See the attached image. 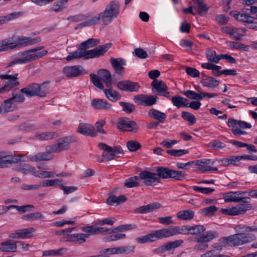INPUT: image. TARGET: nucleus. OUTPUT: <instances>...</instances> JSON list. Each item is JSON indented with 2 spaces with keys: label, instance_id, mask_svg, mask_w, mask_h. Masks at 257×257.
Wrapping results in <instances>:
<instances>
[{
  "label": "nucleus",
  "instance_id": "38",
  "mask_svg": "<svg viewBox=\"0 0 257 257\" xmlns=\"http://www.w3.org/2000/svg\"><path fill=\"white\" fill-rule=\"evenodd\" d=\"M171 169L163 167H158L157 169V177L160 179H168L170 178V174H171Z\"/></svg>",
  "mask_w": 257,
  "mask_h": 257
},
{
  "label": "nucleus",
  "instance_id": "22",
  "mask_svg": "<svg viewBox=\"0 0 257 257\" xmlns=\"http://www.w3.org/2000/svg\"><path fill=\"white\" fill-rule=\"evenodd\" d=\"M91 105L95 109H109L111 104L103 99L95 98L91 100Z\"/></svg>",
  "mask_w": 257,
  "mask_h": 257
},
{
  "label": "nucleus",
  "instance_id": "63",
  "mask_svg": "<svg viewBox=\"0 0 257 257\" xmlns=\"http://www.w3.org/2000/svg\"><path fill=\"white\" fill-rule=\"evenodd\" d=\"M237 29H231L230 28H226L225 32L229 35L230 36H233L234 39L237 41H241L242 37L244 36L243 34H240L237 33Z\"/></svg>",
  "mask_w": 257,
  "mask_h": 257
},
{
  "label": "nucleus",
  "instance_id": "41",
  "mask_svg": "<svg viewBox=\"0 0 257 257\" xmlns=\"http://www.w3.org/2000/svg\"><path fill=\"white\" fill-rule=\"evenodd\" d=\"M206 228L202 225L189 226V234L200 235L204 233Z\"/></svg>",
  "mask_w": 257,
  "mask_h": 257
},
{
  "label": "nucleus",
  "instance_id": "26",
  "mask_svg": "<svg viewBox=\"0 0 257 257\" xmlns=\"http://www.w3.org/2000/svg\"><path fill=\"white\" fill-rule=\"evenodd\" d=\"M15 170L21 172L22 173L25 175L32 174L34 176L36 169L34 167L30 165V164L21 163L16 167Z\"/></svg>",
  "mask_w": 257,
  "mask_h": 257
},
{
  "label": "nucleus",
  "instance_id": "19",
  "mask_svg": "<svg viewBox=\"0 0 257 257\" xmlns=\"http://www.w3.org/2000/svg\"><path fill=\"white\" fill-rule=\"evenodd\" d=\"M98 147L100 149L104 151L102 156L103 157L105 158L107 161H110L119 157L118 155L114 154L112 152V147L108 146L106 144L100 143L98 144Z\"/></svg>",
  "mask_w": 257,
  "mask_h": 257
},
{
  "label": "nucleus",
  "instance_id": "59",
  "mask_svg": "<svg viewBox=\"0 0 257 257\" xmlns=\"http://www.w3.org/2000/svg\"><path fill=\"white\" fill-rule=\"evenodd\" d=\"M217 210V208L214 205H212L208 207L202 209L200 213L204 216H212Z\"/></svg>",
  "mask_w": 257,
  "mask_h": 257
},
{
  "label": "nucleus",
  "instance_id": "33",
  "mask_svg": "<svg viewBox=\"0 0 257 257\" xmlns=\"http://www.w3.org/2000/svg\"><path fill=\"white\" fill-rule=\"evenodd\" d=\"M149 115L155 119L158 120L159 122H163L166 117V114L155 109H151L148 112Z\"/></svg>",
  "mask_w": 257,
  "mask_h": 257
},
{
  "label": "nucleus",
  "instance_id": "4",
  "mask_svg": "<svg viewBox=\"0 0 257 257\" xmlns=\"http://www.w3.org/2000/svg\"><path fill=\"white\" fill-rule=\"evenodd\" d=\"M75 142L73 136H67L58 139L56 143L47 146L45 149L48 153H59L67 150L71 143Z\"/></svg>",
  "mask_w": 257,
  "mask_h": 257
},
{
  "label": "nucleus",
  "instance_id": "64",
  "mask_svg": "<svg viewBox=\"0 0 257 257\" xmlns=\"http://www.w3.org/2000/svg\"><path fill=\"white\" fill-rule=\"evenodd\" d=\"M239 197L235 192H229L226 193L224 201L225 202H239Z\"/></svg>",
  "mask_w": 257,
  "mask_h": 257
},
{
  "label": "nucleus",
  "instance_id": "25",
  "mask_svg": "<svg viewBox=\"0 0 257 257\" xmlns=\"http://www.w3.org/2000/svg\"><path fill=\"white\" fill-rule=\"evenodd\" d=\"M110 63L117 74L120 73L124 70L123 65H125V61L122 58H110Z\"/></svg>",
  "mask_w": 257,
  "mask_h": 257
},
{
  "label": "nucleus",
  "instance_id": "57",
  "mask_svg": "<svg viewBox=\"0 0 257 257\" xmlns=\"http://www.w3.org/2000/svg\"><path fill=\"white\" fill-rule=\"evenodd\" d=\"M90 77L91 79L93 85L95 86L102 90H103L104 89V86L101 82L102 80L100 79V78L98 75L95 74L91 73L90 74Z\"/></svg>",
  "mask_w": 257,
  "mask_h": 257
},
{
  "label": "nucleus",
  "instance_id": "45",
  "mask_svg": "<svg viewBox=\"0 0 257 257\" xmlns=\"http://www.w3.org/2000/svg\"><path fill=\"white\" fill-rule=\"evenodd\" d=\"M187 174L184 171L171 170L170 178L174 179L178 181H182L185 179Z\"/></svg>",
  "mask_w": 257,
  "mask_h": 257
},
{
  "label": "nucleus",
  "instance_id": "24",
  "mask_svg": "<svg viewBox=\"0 0 257 257\" xmlns=\"http://www.w3.org/2000/svg\"><path fill=\"white\" fill-rule=\"evenodd\" d=\"M16 109H17V106L10 98L4 100L0 105V113L12 112Z\"/></svg>",
  "mask_w": 257,
  "mask_h": 257
},
{
  "label": "nucleus",
  "instance_id": "2",
  "mask_svg": "<svg viewBox=\"0 0 257 257\" xmlns=\"http://www.w3.org/2000/svg\"><path fill=\"white\" fill-rule=\"evenodd\" d=\"M119 11V3L116 1H113L106 6L103 12L95 16V18H97V22L101 20L103 25H107L118 16Z\"/></svg>",
  "mask_w": 257,
  "mask_h": 257
},
{
  "label": "nucleus",
  "instance_id": "56",
  "mask_svg": "<svg viewBox=\"0 0 257 257\" xmlns=\"http://www.w3.org/2000/svg\"><path fill=\"white\" fill-rule=\"evenodd\" d=\"M141 144L134 140L128 141L126 143V147L131 152H135L141 148Z\"/></svg>",
  "mask_w": 257,
  "mask_h": 257
},
{
  "label": "nucleus",
  "instance_id": "46",
  "mask_svg": "<svg viewBox=\"0 0 257 257\" xmlns=\"http://www.w3.org/2000/svg\"><path fill=\"white\" fill-rule=\"evenodd\" d=\"M136 227V225L134 224H122L117 227L113 228V229H111L110 232L117 233L118 231H123L131 230L135 229Z\"/></svg>",
  "mask_w": 257,
  "mask_h": 257
},
{
  "label": "nucleus",
  "instance_id": "35",
  "mask_svg": "<svg viewBox=\"0 0 257 257\" xmlns=\"http://www.w3.org/2000/svg\"><path fill=\"white\" fill-rule=\"evenodd\" d=\"M45 152L38 153L34 156H31L29 158V160L32 162H40L43 161L50 160L52 158Z\"/></svg>",
  "mask_w": 257,
  "mask_h": 257
},
{
  "label": "nucleus",
  "instance_id": "21",
  "mask_svg": "<svg viewBox=\"0 0 257 257\" xmlns=\"http://www.w3.org/2000/svg\"><path fill=\"white\" fill-rule=\"evenodd\" d=\"M98 75L104 83L106 87H111L112 84V78L110 72L106 69H100L98 71Z\"/></svg>",
  "mask_w": 257,
  "mask_h": 257
},
{
  "label": "nucleus",
  "instance_id": "31",
  "mask_svg": "<svg viewBox=\"0 0 257 257\" xmlns=\"http://www.w3.org/2000/svg\"><path fill=\"white\" fill-rule=\"evenodd\" d=\"M183 243V240L182 239L176 240L174 241L169 242L159 247V249L160 252H164L167 250H169L180 246Z\"/></svg>",
  "mask_w": 257,
  "mask_h": 257
},
{
  "label": "nucleus",
  "instance_id": "44",
  "mask_svg": "<svg viewBox=\"0 0 257 257\" xmlns=\"http://www.w3.org/2000/svg\"><path fill=\"white\" fill-rule=\"evenodd\" d=\"M45 216L40 212L31 213L28 214L24 215L22 216V219L27 221H31L36 219H43Z\"/></svg>",
  "mask_w": 257,
  "mask_h": 257
},
{
  "label": "nucleus",
  "instance_id": "53",
  "mask_svg": "<svg viewBox=\"0 0 257 257\" xmlns=\"http://www.w3.org/2000/svg\"><path fill=\"white\" fill-rule=\"evenodd\" d=\"M166 153L174 157H181L184 155L188 154L189 153V151L185 149H179V150H168L166 151Z\"/></svg>",
  "mask_w": 257,
  "mask_h": 257
},
{
  "label": "nucleus",
  "instance_id": "39",
  "mask_svg": "<svg viewBox=\"0 0 257 257\" xmlns=\"http://www.w3.org/2000/svg\"><path fill=\"white\" fill-rule=\"evenodd\" d=\"M206 54L207 60L211 63H218L221 59V54L217 56L216 52L214 50L208 49Z\"/></svg>",
  "mask_w": 257,
  "mask_h": 257
},
{
  "label": "nucleus",
  "instance_id": "23",
  "mask_svg": "<svg viewBox=\"0 0 257 257\" xmlns=\"http://www.w3.org/2000/svg\"><path fill=\"white\" fill-rule=\"evenodd\" d=\"M16 243V241L12 239L7 240L1 243L0 250L3 252H16L17 249Z\"/></svg>",
  "mask_w": 257,
  "mask_h": 257
},
{
  "label": "nucleus",
  "instance_id": "16",
  "mask_svg": "<svg viewBox=\"0 0 257 257\" xmlns=\"http://www.w3.org/2000/svg\"><path fill=\"white\" fill-rule=\"evenodd\" d=\"M17 41L18 42L23 41L17 45H14L11 48H21L23 46H26L28 45H31L39 43L41 41V39L40 37H36L35 38H31L30 37H27L24 36H20L17 38Z\"/></svg>",
  "mask_w": 257,
  "mask_h": 257
},
{
  "label": "nucleus",
  "instance_id": "28",
  "mask_svg": "<svg viewBox=\"0 0 257 257\" xmlns=\"http://www.w3.org/2000/svg\"><path fill=\"white\" fill-rule=\"evenodd\" d=\"M48 51L44 50L34 54H28L26 56L22 58L23 61H22L23 62V64L27 63L33 61H35L38 58H40L46 55Z\"/></svg>",
  "mask_w": 257,
  "mask_h": 257
},
{
  "label": "nucleus",
  "instance_id": "34",
  "mask_svg": "<svg viewBox=\"0 0 257 257\" xmlns=\"http://www.w3.org/2000/svg\"><path fill=\"white\" fill-rule=\"evenodd\" d=\"M194 3L197 4V10L198 15L203 16L207 14L209 8L207 7L203 0H192Z\"/></svg>",
  "mask_w": 257,
  "mask_h": 257
},
{
  "label": "nucleus",
  "instance_id": "52",
  "mask_svg": "<svg viewBox=\"0 0 257 257\" xmlns=\"http://www.w3.org/2000/svg\"><path fill=\"white\" fill-rule=\"evenodd\" d=\"M18 74H14L12 75L9 74H3V79L9 80L7 82H10L12 85L14 86H18L20 84L19 81H18Z\"/></svg>",
  "mask_w": 257,
  "mask_h": 257
},
{
  "label": "nucleus",
  "instance_id": "54",
  "mask_svg": "<svg viewBox=\"0 0 257 257\" xmlns=\"http://www.w3.org/2000/svg\"><path fill=\"white\" fill-rule=\"evenodd\" d=\"M134 246H126L115 247V254H128L134 251Z\"/></svg>",
  "mask_w": 257,
  "mask_h": 257
},
{
  "label": "nucleus",
  "instance_id": "58",
  "mask_svg": "<svg viewBox=\"0 0 257 257\" xmlns=\"http://www.w3.org/2000/svg\"><path fill=\"white\" fill-rule=\"evenodd\" d=\"M181 116L184 120L189 121L190 125H192L196 122V119L195 116L189 112L182 111Z\"/></svg>",
  "mask_w": 257,
  "mask_h": 257
},
{
  "label": "nucleus",
  "instance_id": "42",
  "mask_svg": "<svg viewBox=\"0 0 257 257\" xmlns=\"http://www.w3.org/2000/svg\"><path fill=\"white\" fill-rule=\"evenodd\" d=\"M139 179V175L130 177L125 180L124 186L129 188L138 187L140 186V182L138 181Z\"/></svg>",
  "mask_w": 257,
  "mask_h": 257
},
{
  "label": "nucleus",
  "instance_id": "6",
  "mask_svg": "<svg viewBox=\"0 0 257 257\" xmlns=\"http://www.w3.org/2000/svg\"><path fill=\"white\" fill-rule=\"evenodd\" d=\"M111 45L112 44L109 43L104 45H99L95 49L84 51L83 57L85 59L99 57L106 53L111 47Z\"/></svg>",
  "mask_w": 257,
  "mask_h": 257
},
{
  "label": "nucleus",
  "instance_id": "18",
  "mask_svg": "<svg viewBox=\"0 0 257 257\" xmlns=\"http://www.w3.org/2000/svg\"><path fill=\"white\" fill-rule=\"evenodd\" d=\"M77 132L83 135L96 137L97 132L94 127L89 123H80L77 128Z\"/></svg>",
  "mask_w": 257,
  "mask_h": 257
},
{
  "label": "nucleus",
  "instance_id": "60",
  "mask_svg": "<svg viewBox=\"0 0 257 257\" xmlns=\"http://www.w3.org/2000/svg\"><path fill=\"white\" fill-rule=\"evenodd\" d=\"M183 94L188 98L195 99L197 100H201L202 99V97L201 95V92L197 93L192 90H187L184 91Z\"/></svg>",
  "mask_w": 257,
  "mask_h": 257
},
{
  "label": "nucleus",
  "instance_id": "49",
  "mask_svg": "<svg viewBox=\"0 0 257 257\" xmlns=\"http://www.w3.org/2000/svg\"><path fill=\"white\" fill-rule=\"evenodd\" d=\"M40 183L41 187L48 186H58L61 185V181L58 179L54 180H45L41 181Z\"/></svg>",
  "mask_w": 257,
  "mask_h": 257
},
{
  "label": "nucleus",
  "instance_id": "36",
  "mask_svg": "<svg viewBox=\"0 0 257 257\" xmlns=\"http://www.w3.org/2000/svg\"><path fill=\"white\" fill-rule=\"evenodd\" d=\"M201 83L204 86L213 88L219 85V81L212 77H207L201 80Z\"/></svg>",
  "mask_w": 257,
  "mask_h": 257
},
{
  "label": "nucleus",
  "instance_id": "1",
  "mask_svg": "<svg viewBox=\"0 0 257 257\" xmlns=\"http://www.w3.org/2000/svg\"><path fill=\"white\" fill-rule=\"evenodd\" d=\"M256 239V236L248 233H238L220 239L222 246H235L250 242Z\"/></svg>",
  "mask_w": 257,
  "mask_h": 257
},
{
  "label": "nucleus",
  "instance_id": "48",
  "mask_svg": "<svg viewBox=\"0 0 257 257\" xmlns=\"http://www.w3.org/2000/svg\"><path fill=\"white\" fill-rule=\"evenodd\" d=\"M119 104L122 107V110L127 113H131L136 109L135 105L130 102L120 101Z\"/></svg>",
  "mask_w": 257,
  "mask_h": 257
},
{
  "label": "nucleus",
  "instance_id": "10",
  "mask_svg": "<svg viewBox=\"0 0 257 257\" xmlns=\"http://www.w3.org/2000/svg\"><path fill=\"white\" fill-rule=\"evenodd\" d=\"M139 177L143 181L145 185L147 186H153L156 183H160V179L157 177L156 173L143 171L139 174Z\"/></svg>",
  "mask_w": 257,
  "mask_h": 257
},
{
  "label": "nucleus",
  "instance_id": "14",
  "mask_svg": "<svg viewBox=\"0 0 257 257\" xmlns=\"http://www.w3.org/2000/svg\"><path fill=\"white\" fill-rule=\"evenodd\" d=\"M35 231L36 229L32 227L18 229L10 233L9 237L12 239L30 238L32 236L33 233Z\"/></svg>",
  "mask_w": 257,
  "mask_h": 257
},
{
  "label": "nucleus",
  "instance_id": "3",
  "mask_svg": "<svg viewBox=\"0 0 257 257\" xmlns=\"http://www.w3.org/2000/svg\"><path fill=\"white\" fill-rule=\"evenodd\" d=\"M49 83L50 81H45L41 85L38 83H33L21 89L20 92L25 94L26 95L29 97L34 96L45 97L48 93V89L46 85L49 84Z\"/></svg>",
  "mask_w": 257,
  "mask_h": 257
},
{
  "label": "nucleus",
  "instance_id": "12",
  "mask_svg": "<svg viewBox=\"0 0 257 257\" xmlns=\"http://www.w3.org/2000/svg\"><path fill=\"white\" fill-rule=\"evenodd\" d=\"M164 238L162 229L153 231L151 233L142 236L137 238V241L140 243L153 242Z\"/></svg>",
  "mask_w": 257,
  "mask_h": 257
},
{
  "label": "nucleus",
  "instance_id": "8",
  "mask_svg": "<svg viewBox=\"0 0 257 257\" xmlns=\"http://www.w3.org/2000/svg\"><path fill=\"white\" fill-rule=\"evenodd\" d=\"M118 129L123 131L136 133L138 130V126L134 120H131L127 117L119 118L117 123Z\"/></svg>",
  "mask_w": 257,
  "mask_h": 257
},
{
  "label": "nucleus",
  "instance_id": "11",
  "mask_svg": "<svg viewBox=\"0 0 257 257\" xmlns=\"http://www.w3.org/2000/svg\"><path fill=\"white\" fill-rule=\"evenodd\" d=\"M152 91L157 95L170 97V93L168 91V87L162 80H153L151 83Z\"/></svg>",
  "mask_w": 257,
  "mask_h": 257
},
{
  "label": "nucleus",
  "instance_id": "27",
  "mask_svg": "<svg viewBox=\"0 0 257 257\" xmlns=\"http://www.w3.org/2000/svg\"><path fill=\"white\" fill-rule=\"evenodd\" d=\"M230 15L233 16L236 20L244 23H252V19L253 17L245 15L243 13H237L236 11H232L229 13Z\"/></svg>",
  "mask_w": 257,
  "mask_h": 257
},
{
  "label": "nucleus",
  "instance_id": "55",
  "mask_svg": "<svg viewBox=\"0 0 257 257\" xmlns=\"http://www.w3.org/2000/svg\"><path fill=\"white\" fill-rule=\"evenodd\" d=\"M34 176L39 178H47L54 177L55 176V174L53 172H49L46 171H38L35 170Z\"/></svg>",
  "mask_w": 257,
  "mask_h": 257
},
{
  "label": "nucleus",
  "instance_id": "40",
  "mask_svg": "<svg viewBox=\"0 0 257 257\" xmlns=\"http://www.w3.org/2000/svg\"><path fill=\"white\" fill-rule=\"evenodd\" d=\"M89 237V234L84 233L71 234V242L81 244L86 241V238Z\"/></svg>",
  "mask_w": 257,
  "mask_h": 257
},
{
  "label": "nucleus",
  "instance_id": "13",
  "mask_svg": "<svg viewBox=\"0 0 257 257\" xmlns=\"http://www.w3.org/2000/svg\"><path fill=\"white\" fill-rule=\"evenodd\" d=\"M117 87L121 91L137 92L141 87L138 82L130 80H122L117 83Z\"/></svg>",
  "mask_w": 257,
  "mask_h": 257
},
{
  "label": "nucleus",
  "instance_id": "17",
  "mask_svg": "<svg viewBox=\"0 0 257 257\" xmlns=\"http://www.w3.org/2000/svg\"><path fill=\"white\" fill-rule=\"evenodd\" d=\"M21 160L20 157H15L13 155H5L4 153H0V167L5 168L12 164L17 163Z\"/></svg>",
  "mask_w": 257,
  "mask_h": 257
},
{
  "label": "nucleus",
  "instance_id": "7",
  "mask_svg": "<svg viewBox=\"0 0 257 257\" xmlns=\"http://www.w3.org/2000/svg\"><path fill=\"white\" fill-rule=\"evenodd\" d=\"M164 238H168L178 234H189V226H170L168 228H162Z\"/></svg>",
  "mask_w": 257,
  "mask_h": 257
},
{
  "label": "nucleus",
  "instance_id": "43",
  "mask_svg": "<svg viewBox=\"0 0 257 257\" xmlns=\"http://www.w3.org/2000/svg\"><path fill=\"white\" fill-rule=\"evenodd\" d=\"M14 42L13 40V39L11 38H9L6 39H5L0 42V52L5 51H8L9 50L14 49L15 48H11L13 45L9 46L11 44H14Z\"/></svg>",
  "mask_w": 257,
  "mask_h": 257
},
{
  "label": "nucleus",
  "instance_id": "15",
  "mask_svg": "<svg viewBox=\"0 0 257 257\" xmlns=\"http://www.w3.org/2000/svg\"><path fill=\"white\" fill-rule=\"evenodd\" d=\"M63 73L67 77H76L85 73V70L80 65L64 67Z\"/></svg>",
  "mask_w": 257,
  "mask_h": 257
},
{
  "label": "nucleus",
  "instance_id": "61",
  "mask_svg": "<svg viewBox=\"0 0 257 257\" xmlns=\"http://www.w3.org/2000/svg\"><path fill=\"white\" fill-rule=\"evenodd\" d=\"M83 57V53L78 48V49L73 52L69 53L68 56L66 58L67 61H70L74 59H79Z\"/></svg>",
  "mask_w": 257,
  "mask_h": 257
},
{
  "label": "nucleus",
  "instance_id": "50",
  "mask_svg": "<svg viewBox=\"0 0 257 257\" xmlns=\"http://www.w3.org/2000/svg\"><path fill=\"white\" fill-rule=\"evenodd\" d=\"M67 249L66 248H61L57 250H46L43 252V256H59L62 255L64 252L66 251Z\"/></svg>",
  "mask_w": 257,
  "mask_h": 257
},
{
  "label": "nucleus",
  "instance_id": "32",
  "mask_svg": "<svg viewBox=\"0 0 257 257\" xmlns=\"http://www.w3.org/2000/svg\"><path fill=\"white\" fill-rule=\"evenodd\" d=\"M99 42V39L90 38L87 40L81 43L79 46V48L84 53V51H87V49L92 48L96 46Z\"/></svg>",
  "mask_w": 257,
  "mask_h": 257
},
{
  "label": "nucleus",
  "instance_id": "62",
  "mask_svg": "<svg viewBox=\"0 0 257 257\" xmlns=\"http://www.w3.org/2000/svg\"><path fill=\"white\" fill-rule=\"evenodd\" d=\"M126 235L124 233H115L112 234L109 236L105 237L103 238L105 241H116L119 239H123L125 237Z\"/></svg>",
  "mask_w": 257,
  "mask_h": 257
},
{
  "label": "nucleus",
  "instance_id": "9",
  "mask_svg": "<svg viewBox=\"0 0 257 257\" xmlns=\"http://www.w3.org/2000/svg\"><path fill=\"white\" fill-rule=\"evenodd\" d=\"M251 208V204H241L230 208H222L220 211L224 214L234 216L244 214Z\"/></svg>",
  "mask_w": 257,
  "mask_h": 257
},
{
  "label": "nucleus",
  "instance_id": "30",
  "mask_svg": "<svg viewBox=\"0 0 257 257\" xmlns=\"http://www.w3.org/2000/svg\"><path fill=\"white\" fill-rule=\"evenodd\" d=\"M58 135L54 132H47L43 133H36L35 137L40 141H47L58 137Z\"/></svg>",
  "mask_w": 257,
  "mask_h": 257
},
{
  "label": "nucleus",
  "instance_id": "47",
  "mask_svg": "<svg viewBox=\"0 0 257 257\" xmlns=\"http://www.w3.org/2000/svg\"><path fill=\"white\" fill-rule=\"evenodd\" d=\"M68 0H60L55 2L52 6V10L55 12H59L62 11L65 9L64 5L67 4Z\"/></svg>",
  "mask_w": 257,
  "mask_h": 257
},
{
  "label": "nucleus",
  "instance_id": "5",
  "mask_svg": "<svg viewBox=\"0 0 257 257\" xmlns=\"http://www.w3.org/2000/svg\"><path fill=\"white\" fill-rule=\"evenodd\" d=\"M218 237V233L215 231H209L200 235H197L194 238V241L200 243L196 244L195 246V248L197 250L205 249L208 246V244L205 243L206 242Z\"/></svg>",
  "mask_w": 257,
  "mask_h": 257
},
{
  "label": "nucleus",
  "instance_id": "51",
  "mask_svg": "<svg viewBox=\"0 0 257 257\" xmlns=\"http://www.w3.org/2000/svg\"><path fill=\"white\" fill-rule=\"evenodd\" d=\"M226 43L230 48L240 50H242L247 51L249 47L248 45H245L242 43L236 42H227Z\"/></svg>",
  "mask_w": 257,
  "mask_h": 257
},
{
  "label": "nucleus",
  "instance_id": "29",
  "mask_svg": "<svg viewBox=\"0 0 257 257\" xmlns=\"http://www.w3.org/2000/svg\"><path fill=\"white\" fill-rule=\"evenodd\" d=\"M103 91L106 98L113 102H115L121 98L120 94L116 90L112 89L111 87L108 89H104Z\"/></svg>",
  "mask_w": 257,
  "mask_h": 257
},
{
  "label": "nucleus",
  "instance_id": "37",
  "mask_svg": "<svg viewBox=\"0 0 257 257\" xmlns=\"http://www.w3.org/2000/svg\"><path fill=\"white\" fill-rule=\"evenodd\" d=\"M194 211L189 210H182L177 214V218L183 220H190L194 217Z\"/></svg>",
  "mask_w": 257,
  "mask_h": 257
},
{
  "label": "nucleus",
  "instance_id": "20",
  "mask_svg": "<svg viewBox=\"0 0 257 257\" xmlns=\"http://www.w3.org/2000/svg\"><path fill=\"white\" fill-rule=\"evenodd\" d=\"M161 207V204L158 202L152 203L136 208L134 210V212L136 213L145 214L152 212Z\"/></svg>",
  "mask_w": 257,
  "mask_h": 257
}]
</instances>
